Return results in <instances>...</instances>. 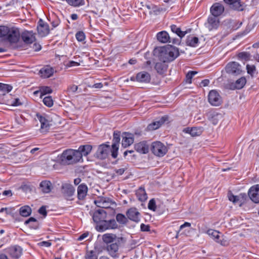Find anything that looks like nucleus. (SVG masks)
Segmentation results:
<instances>
[{"label": "nucleus", "mask_w": 259, "mask_h": 259, "mask_svg": "<svg viewBox=\"0 0 259 259\" xmlns=\"http://www.w3.org/2000/svg\"><path fill=\"white\" fill-rule=\"evenodd\" d=\"M155 53H158L159 59L164 62L172 61L179 55L178 49L171 45L158 48L155 50Z\"/></svg>", "instance_id": "f257e3e1"}, {"label": "nucleus", "mask_w": 259, "mask_h": 259, "mask_svg": "<svg viewBox=\"0 0 259 259\" xmlns=\"http://www.w3.org/2000/svg\"><path fill=\"white\" fill-rule=\"evenodd\" d=\"M60 160L63 164H71L80 161V154L76 150L67 149L62 153Z\"/></svg>", "instance_id": "f03ea898"}, {"label": "nucleus", "mask_w": 259, "mask_h": 259, "mask_svg": "<svg viewBox=\"0 0 259 259\" xmlns=\"http://www.w3.org/2000/svg\"><path fill=\"white\" fill-rule=\"evenodd\" d=\"M151 151L154 155L157 157H163L167 152V148L160 141H155L152 143Z\"/></svg>", "instance_id": "7ed1b4c3"}, {"label": "nucleus", "mask_w": 259, "mask_h": 259, "mask_svg": "<svg viewBox=\"0 0 259 259\" xmlns=\"http://www.w3.org/2000/svg\"><path fill=\"white\" fill-rule=\"evenodd\" d=\"M220 24V21L218 17L209 15L206 22L204 23V26L210 31L217 30L219 28Z\"/></svg>", "instance_id": "20e7f679"}, {"label": "nucleus", "mask_w": 259, "mask_h": 259, "mask_svg": "<svg viewBox=\"0 0 259 259\" xmlns=\"http://www.w3.org/2000/svg\"><path fill=\"white\" fill-rule=\"evenodd\" d=\"M209 103L212 106H218L222 103V98L219 93L215 90L209 92L208 96Z\"/></svg>", "instance_id": "39448f33"}, {"label": "nucleus", "mask_w": 259, "mask_h": 259, "mask_svg": "<svg viewBox=\"0 0 259 259\" xmlns=\"http://www.w3.org/2000/svg\"><path fill=\"white\" fill-rule=\"evenodd\" d=\"M110 151L111 150L109 145L102 144L98 147L96 155L98 158L104 159L107 157Z\"/></svg>", "instance_id": "423d86ee"}, {"label": "nucleus", "mask_w": 259, "mask_h": 259, "mask_svg": "<svg viewBox=\"0 0 259 259\" xmlns=\"http://www.w3.org/2000/svg\"><path fill=\"white\" fill-rule=\"evenodd\" d=\"M225 69L228 73L233 75H238L241 72V66L236 62H231L227 64Z\"/></svg>", "instance_id": "0eeeda50"}, {"label": "nucleus", "mask_w": 259, "mask_h": 259, "mask_svg": "<svg viewBox=\"0 0 259 259\" xmlns=\"http://www.w3.org/2000/svg\"><path fill=\"white\" fill-rule=\"evenodd\" d=\"M120 140V133L119 132H114L113 134V143L112 144L111 149V155L114 158H116L117 156Z\"/></svg>", "instance_id": "6e6552de"}, {"label": "nucleus", "mask_w": 259, "mask_h": 259, "mask_svg": "<svg viewBox=\"0 0 259 259\" xmlns=\"http://www.w3.org/2000/svg\"><path fill=\"white\" fill-rule=\"evenodd\" d=\"M37 32L41 37L47 36L50 32L49 25L42 19H39L37 26Z\"/></svg>", "instance_id": "1a4fd4ad"}, {"label": "nucleus", "mask_w": 259, "mask_h": 259, "mask_svg": "<svg viewBox=\"0 0 259 259\" xmlns=\"http://www.w3.org/2000/svg\"><path fill=\"white\" fill-rule=\"evenodd\" d=\"M250 199L254 203L259 202V185L252 186L248 191Z\"/></svg>", "instance_id": "9d476101"}, {"label": "nucleus", "mask_w": 259, "mask_h": 259, "mask_svg": "<svg viewBox=\"0 0 259 259\" xmlns=\"http://www.w3.org/2000/svg\"><path fill=\"white\" fill-rule=\"evenodd\" d=\"M224 7L223 5L219 3H214L210 8V15L218 18L224 13Z\"/></svg>", "instance_id": "9b49d317"}, {"label": "nucleus", "mask_w": 259, "mask_h": 259, "mask_svg": "<svg viewBox=\"0 0 259 259\" xmlns=\"http://www.w3.org/2000/svg\"><path fill=\"white\" fill-rule=\"evenodd\" d=\"M95 204L100 208H107L110 207L111 200L106 197H99L95 200Z\"/></svg>", "instance_id": "f8f14e48"}, {"label": "nucleus", "mask_w": 259, "mask_h": 259, "mask_svg": "<svg viewBox=\"0 0 259 259\" xmlns=\"http://www.w3.org/2000/svg\"><path fill=\"white\" fill-rule=\"evenodd\" d=\"M22 39L26 44H31L36 40L35 34L31 31H25L22 33Z\"/></svg>", "instance_id": "ddd939ff"}, {"label": "nucleus", "mask_w": 259, "mask_h": 259, "mask_svg": "<svg viewBox=\"0 0 259 259\" xmlns=\"http://www.w3.org/2000/svg\"><path fill=\"white\" fill-rule=\"evenodd\" d=\"M127 218L131 221L139 222L140 221V213L136 208H131L126 212Z\"/></svg>", "instance_id": "4468645a"}, {"label": "nucleus", "mask_w": 259, "mask_h": 259, "mask_svg": "<svg viewBox=\"0 0 259 259\" xmlns=\"http://www.w3.org/2000/svg\"><path fill=\"white\" fill-rule=\"evenodd\" d=\"M20 38V33L17 30L11 28L6 40L10 43H16Z\"/></svg>", "instance_id": "2eb2a0df"}, {"label": "nucleus", "mask_w": 259, "mask_h": 259, "mask_svg": "<svg viewBox=\"0 0 259 259\" xmlns=\"http://www.w3.org/2000/svg\"><path fill=\"white\" fill-rule=\"evenodd\" d=\"M106 218V212L102 208L97 209L93 213V219L96 224L105 220Z\"/></svg>", "instance_id": "dca6fc26"}, {"label": "nucleus", "mask_w": 259, "mask_h": 259, "mask_svg": "<svg viewBox=\"0 0 259 259\" xmlns=\"http://www.w3.org/2000/svg\"><path fill=\"white\" fill-rule=\"evenodd\" d=\"M8 252L11 257L18 258L22 254V249L20 246L15 245L9 248Z\"/></svg>", "instance_id": "f3484780"}, {"label": "nucleus", "mask_w": 259, "mask_h": 259, "mask_svg": "<svg viewBox=\"0 0 259 259\" xmlns=\"http://www.w3.org/2000/svg\"><path fill=\"white\" fill-rule=\"evenodd\" d=\"M54 72V69L50 66H45L40 69L39 74L41 77L47 78L50 77Z\"/></svg>", "instance_id": "a211bd4d"}, {"label": "nucleus", "mask_w": 259, "mask_h": 259, "mask_svg": "<svg viewBox=\"0 0 259 259\" xmlns=\"http://www.w3.org/2000/svg\"><path fill=\"white\" fill-rule=\"evenodd\" d=\"M203 131V127H193L191 128H185L184 129L183 132L185 133L189 134L192 137H196L201 135Z\"/></svg>", "instance_id": "6ab92c4d"}, {"label": "nucleus", "mask_w": 259, "mask_h": 259, "mask_svg": "<svg viewBox=\"0 0 259 259\" xmlns=\"http://www.w3.org/2000/svg\"><path fill=\"white\" fill-rule=\"evenodd\" d=\"M119 247L116 243H112L107 246V250L109 254L114 258L118 257Z\"/></svg>", "instance_id": "aec40b11"}, {"label": "nucleus", "mask_w": 259, "mask_h": 259, "mask_svg": "<svg viewBox=\"0 0 259 259\" xmlns=\"http://www.w3.org/2000/svg\"><path fill=\"white\" fill-rule=\"evenodd\" d=\"M167 117H162L159 120L153 121L147 126L148 131H154L160 127L166 120Z\"/></svg>", "instance_id": "412c9836"}, {"label": "nucleus", "mask_w": 259, "mask_h": 259, "mask_svg": "<svg viewBox=\"0 0 259 259\" xmlns=\"http://www.w3.org/2000/svg\"><path fill=\"white\" fill-rule=\"evenodd\" d=\"M37 116L40 122L41 132L46 133L50 128L49 121L43 116L37 115Z\"/></svg>", "instance_id": "4be33fe9"}, {"label": "nucleus", "mask_w": 259, "mask_h": 259, "mask_svg": "<svg viewBox=\"0 0 259 259\" xmlns=\"http://www.w3.org/2000/svg\"><path fill=\"white\" fill-rule=\"evenodd\" d=\"M135 150L142 154L147 153L149 151V146L145 141H142L135 145Z\"/></svg>", "instance_id": "5701e85b"}, {"label": "nucleus", "mask_w": 259, "mask_h": 259, "mask_svg": "<svg viewBox=\"0 0 259 259\" xmlns=\"http://www.w3.org/2000/svg\"><path fill=\"white\" fill-rule=\"evenodd\" d=\"M157 40L163 44L170 42V36L169 34L166 31H161L156 34Z\"/></svg>", "instance_id": "b1692460"}, {"label": "nucleus", "mask_w": 259, "mask_h": 259, "mask_svg": "<svg viewBox=\"0 0 259 259\" xmlns=\"http://www.w3.org/2000/svg\"><path fill=\"white\" fill-rule=\"evenodd\" d=\"M136 81L140 82H148L150 81V75L148 72L142 71L138 73L136 76Z\"/></svg>", "instance_id": "393cba45"}, {"label": "nucleus", "mask_w": 259, "mask_h": 259, "mask_svg": "<svg viewBox=\"0 0 259 259\" xmlns=\"http://www.w3.org/2000/svg\"><path fill=\"white\" fill-rule=\"evenodd\" d=\"M92 146L90 145H85L79 146L77 151L80 154V161L82 160V156H87L91 151Z\"/></svg>", "instance_id": "a878e982"}, {"label": "nucleus", "mask_w": 259, "mask_h": 259, "mask_svg": "<svg viewBox=\"0 0 259 259\" xmlns=\"http://www.w3.org/2000/svg\"><path fill=\"white\" fill-rule=\"evenodd\" d=\"M134 142L133 135L129 133H124L122 136V146L126 147L130 146Z\"/></svg>", "instance_id": "bb28decb"}, {"label": "nucleus", "mask_w": 259, "mask_h": 259, "mask_svg": "<svg viewBox=\"0 0 259 259\" xmlns=\"http://www.w3.org/2000/svg\"><path fill=\"white\" fill-rule=\"evenodd\" d=\"M88 192V187L84 184H81L78 186L77 188V196L80 200L84 199L86 196Z\"/></svg>", "instance_id": "cd10ccee"}, {"label": "nucleus", "mask_w": 259, "mask_h": 259, "mask_svg": "<svg viewBox=\"0 0 259 259\" xmlns=\"http://www.w3.org/2000/svg\"><path fill=\"white\" fill-rule=\"evenodd\" d=\"M41 191L45 193H49L52 189V185L49 181H42L39 185Z\"/></svg>", "instance_id": "c85d7f7f"}, {"label": "nucleus", "mask_w": 259, "mask_h": 259, "mask_svg": "<svg viewBox=\"0 0 259 259\" xmlns=\"http://www.w3.org/2000/svg\"><path fill=\"white\" fill-rule=\"evenodd\" d=\"M208 120L214 125L218 124L221 114H219L215 112H210L207 114Z\"/></svg>", "instance_id": "c756f323"}, {"label": "nucleus", "mask_w": 259, "mask_h": 259, "mask_svg": "<svg viewBox=\"0 0 259 259\" xmlns=\"http://www.w3.org/2000/svg\"><path fill=\"white\" fill-rule=\"evenodd\" d=\"M207 234L211 236L217 242L220 243L222 245H224L220 239L221 236L220 235L219 232L213 229H209L207 231Z\"/></svg>", "instance_id": "7c9ffc66"}, {"label": "nucleus", "mask_w": 259, "mask_h": 259, "mask_svg": "<svg viewBox=\"0 0 259 259\" xmlns=\"http://www.w3.org/2000/svg\"><path fill=\"white\" fill-rule=\"evenodd\" d=\"M96 229L98 232H104L109 229L108 221L105 220L96 224Z\"/></svg>", "instance_id": "2f4dec72"}, {"label": "nucleus", "mask_w": 259, "mask_h": 259, "mask_svg": "<svg viewBox=\"0 0 259 259\" xmlns=\"http://www.w3.org/2000/svg\"><path fill=\"white\" fill-rule=\"evenodd\" d=\"M167 68V65L164 62H157L155 65V69L160 74H164L166 71Z\"/></svg>", "instance_id": "473e14b6"}, {"label": "nucleus", "mask_w": 259, "mask_h": 259, "mask_svg": "<svg viewBox=\"0 0 259 259\" xmlns=\"http://www.w3.org/2000/svg\"><path fill=\"white\" fill-rule=\"evenodd\" d=\"M199 44V39L197 37L190 35L188 36L186 39V44L187 46L192 47H196Z\"/></svg>", "instance_id": "72a5a7b5"}, {"label": "nucleus", "mask_w": 259, "mask_h": 259, "mask_svg": "<svg viewBox=\"0 0 259 259\" xmlns=\"http://www.w3.org/2000/svg\"><path fill=\"white\" fill-rule=\"evenodd\" d=\"M170 29L172 32L177 34L181 38L184 37L187 33V31H182L181 28L176 25H171Z\"/></svg>", "instance_id": "f704fd0d"}, {"label": "nucleus", "mask_w": 259, "mask_h": 259, "mask_svg": "<svg viewBox=\"0 0 259 259\" xmlns=\"http://www.w3.org/2000/svg\"><path fill=\"white\" fill-rule=\"evenodd\" d=\"M136 195L141 201H145L148 198L145 189L141 187L137 191Z\"/></svg>", "instance_id": "c9c22d12"}, {"label": "nucleus", "mask_w": 259, "mask_h": 259, "mask_svg": "<svg viewBox=\"0 0 259 259\" xmlns=\"http://www.w3.org/2000/svg\"><path fill=\"white\" fill-rule=\"evenodd\" d=\"M115 239V234L106 233L102 236L103 242L106 244L112 243Z\"/></svg>", "instance_id": "e433bc0d"}, {"label": "nucleus", "mask_w": 259, "mask_h": 259, "mask_svg": "<svg viewBox=\"0 0 259 259\" xmlns=\"http://www.w3.org/2000/svg\"><path fill=\"white\" fill-rule=\"evenodd\" d=\"M31 208L27 205L22 206L19 209L20 214L24 217H27L30 215Z\"/></svg>", "instance_id": "4c0bfd02"}, {"label": "nucleus", "mask_w": 259, "mask_h": 259, "mask_svg": "<svg viewBox=\"0 0 259 259\" xmlns=\"http://www.w3.org/2000/svg\"><path fill=\"white\" fill-rule=\"evenodd\" d=\"M25 225H29L30 228L33 229H37L38 228V223L37 220L31 217L25 222Z\"/></svg>", "instance_id": "58836bf2"}, {"label": "nucleus", "mask_w": 259, "mask_h": 259, "mask_svg": "<svg viewBox=\"0 0 259 259\" xmlns=\"http://www.w3.org/2000/svg\"><path fill=\"white\" fill-rule=\"evenodd\" d=\"M246 82L245 77H242L237 79L234 84L233 89H242Z\"/></svg>", "instance_id": "ea45409f"}, {"label": "nucleus", "mask_w": 259, "mask_h": 259, "mask_svg": "<svg viewBox=\"0 0 259 259\" xmlns=\"http://www.w3.org/2000/svg\"><path fill=\"white\" fill-rule=\"evenodd\" d=\"M11 29L7 26H0V38L6 39Z\"/></svg>", "instance_id": "a19ab883"}, {"label": "nucleus", "mask_w": 259, "mask_h": 259, "mask_svg": "<svg viewBox=\"0 0 259 259\" xmlns=\"http://www.w3.org/2000/svg\"><path fill=\"white\" fill-rule=\"evenodd\" d=\"M13 89V87L8 84L0 83V91H1L3 95L11 92Z\"/></svg>", "instance_id": "79ce46f5"}, {"label": "nucleus", "mask_w": 259, "mask_h": 259, "mask_svg": "<svg viewBox=\"0 0 259 259\" xmlns=\"http://www.w3.org/2000/svg\"><path fill=\"white\" fill-rule=\"evenodd\" d=\"M117 222L120 224H125L127 223V219L124 215L121 213H118L116 216Z\"/></svg>", "instance_id": "37998d69"}, {"label": "nucleus", "mask_w": 259, "mask_h": 259, "mask_svg": "<svg viewBox=\"0 0 259 259\" xmlns=\"http://www.w3.org/2000/svg\"><path fill=\"white\" fill-rule=\"evenodd\" d=\"M197 73V72L195 71H189L186 76V82L188 83L192 82V78Z\"/></svg>", "instance_id": "c03bdc74"}, {"label": "nucleus", "mask_w": 259, "mask_h": 259, "mask_svg": "<svg viewBox=\"0 0 259 259\" xmlns=\"http://www.w3.org/2000/svg\"><path fill=\"white\" fill-rule=\"evenodd\" d=\"M44 104L49 107H51L53 105V101L51 96H47L43 99Z\"/></svg>", "instance_id": "a18cd8bd"}, {"label": "nucleus", "mask_w": 259, "mask_h": 259, "mask_svg": "<svg viewBox=\"0 0 259 259\" xmlns=\"http://www.w3.org/2000/svg\"><path fill=\"white\" fill-rule=\"evenodd\" d=\"M66 2L70 5L78 7L83 5V0H67Z\"/></svg>", "instance_id": "49530a36"}, {"label": "nucleus", "mask_w": 259, "mask_h": 259, "mask_svg": "<svg viewBox=\"0 0 259 259\" xmlns=\"http://www.w3.org/2000/svg\"><path fill=\"white\" fill-rule=\"evenodd\" d=\"M230 7L234 10L238 11L243 10V8L240 4V1H236Z\"/></svg>", "instance_id": "de8ad7c7"}, {"label": "nucleus", "mask_w": 259, "mask_h": 259, "mask_svg": "<svg viewBox=\"0 0 259 259\" xmlns=\"http://www.w3.org/2000/svg\"><path fill=\"white\" fill-rule=\"evenodd\" d=\"M85 258V259H98V256L94 251L91 250L87 252Z\"/></svg>", "instance_id": "09e8293b"}, {"label": "nucleus", "mask_w": 259, "mask_h": 259, "mask_svg": "<svg viewBox=\"0 0 259 259\" xmlns=\"http://www.w3.org/2000/svg\"><path fill=\"white\" fill-rule=\"evenodd\" d=\"M41 97L47 94H51L52 92V89L49 87H42L40 88Z\"/></svg>", "instance_id": "8fccbe9b"}, {"label": "nucleus", "mask_w": 259, "mask_h": 259, "mask_svg": "<svg viewBox=\"0 0 259 259\" xmlns=\"http://www.w3.org/2000/svg\"><path fill=\"white\" fill-rule=\"evenodd\" d=\"M76 39L80 42L84 40L85 38V34L82 31H78L75 34Z\"/></svg>", "instance_id": "3c124183"}, {"label": "nucleus", "mask_w": 259, "mask_h": 259, "mask_svg": "<svg viewBox=\"0 0 259 259\" xmlns=\"http://www.w3.org/2000/svg\"><path fill=\"white\" fill-rule=\"evenodd\" d=\"M246 69L247 73L251 76H253L255 71V67L253 65H247Z\"/></svg>", "instance_id": "603ef678"}, {"label": "nucleus", "mask_w": 259, "mask_h": 259, "mask_svg": "<svg viewBox=\"0 0 259 259\" xmlns=\"http://www.w3.org/2000/svg\"><path fill=\"white\" fill-rule=\"evenodd\" d=\"M148 208L150 210L155 211L156 209V202L154 199H151L148 205Z\"/></svg>", "instance_id": "864d4df0"}, {"label": "nucleus", "mask_w": 259, "mask_h": 259, "mask_svg": "<svg viewBox=\"0 0 259 259\" xmlns=\"http://www.w3.org/2000/svg\"><path fill=\"white\" fill-rule=\"evenodd\" d=\"M228 198H229V200L230 201H232L233 203L235 204L238 202L239 203V199H238L239 198H238V196L234 195L232 194H229L228 195Z\"/></svg>", "instance_id": "5fc2aeb1"}, {"label": "nucleus", "mask_w": 259, "mask_h": 259, "mask_svg": "<svg viewBox=\"0 0 259 259\" xmlns=\"http://www.w3.org/2000/svg\"><path fill=\"white\" fill-rule=\"evenodd\" d=\"M238 197L239 198V206H241L246 199L247 195L245 193H241L238 196Z\"/></svg>", "instance_id": "6e6d98bb"}, {"label": "nucleus", "mask_w": 259, "mask_h": 259, "mask_svg": "<svg viewBox=\"0 0 259 259\" xmlns=\"http://www.w3.org/2000/svg\"><path fill=\"white\" fill-rule=\"evenodd\" d=\"M109 229H115L117 228V224L114 220L108 221Z\"/></svg>", "instance_id": "4d7b16f0"}, {"label": "nucleus", "mask_w": 259, "mask_h": 259, "mask_svg": "<svg viewBox=\"0 0 259 259\" xmlns=\"http://www.w3.org/2000/svg\"><path fill=\"white\" fill-rule=\"evenodd\" d=\"M115 241V243H116L117 244L119 245L123 244L125 242V239L122 237H117L115 235V239L114 240Z\"/></svg>", "instance_id": "13d9d810"}, {"label": "nucleus", "mask_w": 259, "mask_h": 259, "mask_svg": "<svg viewBox=\"0 0 259 259\" xmlns=\"http://www.w3.org/2000/svg\"><path fill=\"white\" fill-rule=\"evenodd\" d=\"M238 56L239 58L247 60L249 59L250 55L247 52H241Z\"/></svg>", "instance_id": "bf43d9fd"}, {"label": "nucleus", "mask_w": 259, "mask_h": 259, "mask_svg": "<svg viewBox=\"0 0 259 259\" xmlns=\"http://www.w3.org/2000/svg\"><path fill=\"white\" fill-rule=\"evenodd\" d=\"M65 188L67 189L68 193H69V195H72V194L74 193V190L71 185H66L65 186H63V189H65Z\"/></svg>", "instance_id": "052dcab7"}, {"label": "nucleus", "mask_w": 259, "mask_h": 259, "mask_svg": "<svg viewBox=\"0 0 259 259\" xmlns=\"http://www.w3.org/2000/svg\"><path fill=\"white\" fill-rule=\"evenodd\" d=\"M140 229L143 232H148L150 231V226L144 224H141Z\"/></svg>", "instance_id": "680f3d73"}, {"label": "nucleus", "mask_w": 259, "mask_h": 259, "mask_svg": "<svg viewBox=\"0 0 259 259\" xmlns=\"http://www.w3.org/2000/svg\"><path fill=\"white\" fill-rule=\"evenodd\" d=\"M38 212L44 216H46L47 212L46 207L44 206L40 207L38 209Z\"/></svg>", "instance_id": "e2e57ef3"}, {"label": "nucleus", "mask_w": 259, "mask_h": 259, "mask_svg": "<svg viewBox=\"0 0 259 259\" xmlns=\"http://www.w3.org/2000/svg\"><path fill=\"white\" fill-rule=\"evenodd\" d=\"M80 64L77 62L74 61H70L67 64V66L70 67L73 66H78Z\"/></svg>", "instance_id": "0e129e2a"}, {"label": "nucleus", "mask_w": 259, "mask_h": 259, "mask_svg": "<svg viewBox=\"0 0 259 259\" xmlns=\"http://www.w3.org/2000/svg\"><path fill=\"white\" fill-rule=\"evenodd\" d=\"M78 89V87L75 84H72L68 88V91L71 93H75Z\"/></svg>", "instance_id": "69168bd1"}, {"label": "nucleus", "mask_w": 259, "mask_h": 259, "mask_svg": "<svg viewBox=\"0 0 259 259\" xmlns=\"http://www.w3.org/2000/svg\"><path fill=\"white\" fill-rule=\"evenodd\" d=\"M88 236H89V233L85 232L79 236V237L78 238V240L82 241L83 239H84L85 238H86Z\"/></svg>", "instance_id": "338daca9"}, {"label": "nucleus", "mask_w": 259, "mask_h": 259, "mask_svg": "<svg viewBox=\"0 0 259 259\" xmlns=\"http://www.w3.org/2000/svg\"><path fill=\"white\" fill-rule=\"evenodd\" d=\"M32 48L35 51H39L41 50V47L39 44L34 43L33 45Z\"/></svg>", "instance_id": "774afa93"}]
</instances>
